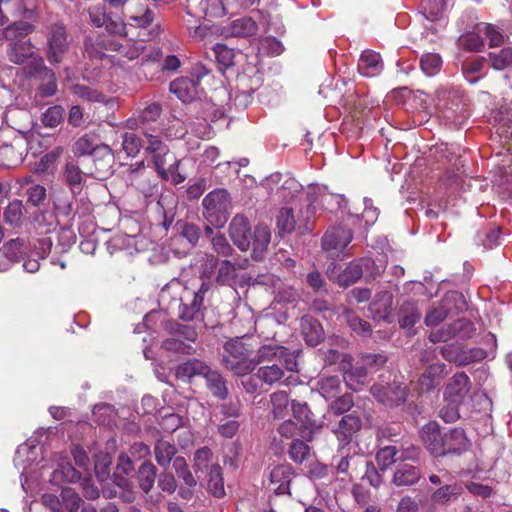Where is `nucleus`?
<instances>
[{
	"label": "nucleus",
	"mask_w": 512,
	"mask_h": 512,
	"mask_svg": "<svg viewBox=\"0 0 512 512\" xmlns=\"http://www.w3.org/2000/svg\"><path fill=\"white\" fill-rule=\"evenodd\" d=\"M297 221L291 208H282L277 216V226L280 232H291L295 229Z\"/></svg>",
	"instance_id": "13d9d810"
},
{
	"label": "nucleus",
	"mask_w": 512,
	"mask_h": 512,
	"mask_svg": "<svg viewBox=\"0 0 512 512\" xmlns=\"http://www.w3.org/2000/svg\"><path fill=\"white\" fill-rule=\"evenodd\" d=\"M383 63L379 54L372 50L362 52L358 61V71L366 77H375L381 73Z\"/></svg>",
	"instance_id": "cd10ccee"
},
{
	"label": "nucleus",
	"mask_w": 512,
	"mask_h": 512,
	"mask_svg": "<svg viewBox=\"0 0 512 512\" xmlns=\"http://www.w3.org/2000/svg\"><path fill=\"white\" fill-rule=\"evenodd\" d=\"M310 455V447L302 440H294L289 448V456L296 464H302Z\"/></svg>",
	"instance_id": "4d7b16f0"
},
{
	"label": "nucleus",
	"mask_w": 512,
	"mask_h": 512,
	"mask_svg": "<svg viewBox=\"0 0 512 512\" xmlns=\"http://www.w3.org/2000/svg\"><path fill=\"white\" fill-rule=\"evenodd\" d=\"M341 380L338 376L324 377L318 381V390L326 400L336 398L340 392Z\"/></svg>",
	"instance_id": "de8ad7c7"
},
{
	"label": "nucleus",
	"mask_w": 512,
	"mask_h": 512,
	"mask_svg": "<svg viewBox=\"0 0 512 512\" xmlns=\"http://www.w3.org/2000/svg\"><path fill=\"white\" fill-rule=\"evenodd\" d=\"M446 375V365L444 363H433L421 374L419 386L422 391H431L436 388Z\"/></svg>",
	"instance_id": "b1692460"
},
{
	"label": "nucleus",
	"mask_w": 512,
	"mask_h": 512,
	"mask_svg": "<svg viewBox=\"0 0 512 512\" xmlns=\"http://www.w3.org/2000/svg\"><path fill=\"white\" fill-rule=\"evenodd\" d=\"M209 368L204 362L194 359L180 364L176 369V376L179 379H190L195 376L204 377Z\"/></svg>",
	"instance_id": "ea45409f"
},
{
	"label": "nucleus",
	"mask_w": 512,
	"mask_h": 512,
	"mask_svg": "<svg viewBox=\"0 0 512 512\" xmlns=\"http://www.w3.org/2000/svg\"><path fill=\"white\" fill-rule=\"evenodd\" d=\"M334 461H337L335 464L337 473H348L351 461L354 462V457L350 454V447L343 448V445H339Z\"/></svg>",
	"instance_id": "680f3d73"
},
{
	"label": "nucleus",
	"mask_w": 512,
	"mask_h": 512,
	"mask_svg": "<svg viewBox=\"0 0 512 512\" xmlns=\"http://www.w3.org/2000/svg\"><path fill=\"white\" fill-rule=\"evenodd\" d=\"M257 357V364L266 360H274L275 362L283 363L286 370L289 372H295L297 370L295 356L282 346L264 345L259 348Z\"/></svg>",
	"instance_id": "9d476101"
},
{
	"label": "nucleus",
	"mask_w": 512,
	"mask_h": 512,
	"mask_svg": "<svg viewBox=\"0 0 512 512\" xmlns=\"http://www.w3.org/2000/svg\"><path fill=\"white\" fill-rule=\"evenodd\" d=\"M271 240V232L268 226L259 224L251 235L252 257L261 260L266 253Z\"/></svg>",
	"instance_id": "393cba45"
},
{
	"label": "nucleus",
	"mask_w": 512,
	"mask_h": 512,
	"mask_svg": "<svg viewBox=\"0 0 512 512\" xmlns=\"http://www.w3.org/2000/svg\"><path fill=\"white\" fill-rule=\"evenodd\" d=\"M229 233L233 243L242 251H247L251 246V227L248 219L242 215H236L230 225Z\"/></svg>",
	"instance_id": "dca6fc26"
},
{
	"label": "nucleus",
	"mask_w": 512,
	"mask_h": 512,
	"mask_svg": "<svg viewBox=\"0 0 512 512\" xmlns=\"http://www.w3.org/2000/svg\"><path fill=\"white\" fill-rule=\"evenodd\" d=\"M69 47L67 30L63 24L55 23L48 27L45 51L50 64L61 63Z\"/></svg>",
	"instance_id": "0eeeda50"
},
{
	"label": "nucleus",
	"mask_w": 512,
	"mask_h": 512,
	"mask_svg": "<svg viewBox=\"0 0 512 512\" xmlns=\"http://www.w3.org/2000/svg\"><path fill=\"white\" fill-rule=\"evenodd\" d=\"M170 91L182 102H190L198 95V81L190 77L177 78L170 83Z\"/></svg>",
	"instance_id": "5701e85b"
},
{
	"label": "nucleus",
	"mask_w": 512,
	"mask_h": 512,
	"mask_svg": "<svg viewBox=\"0 0 512 512\" xmlns=\"http://www.w3.org/2000/svg\"><path fill=\"white\" fill-rule=\"evenodd\" d=\"M138 483L144 493H149L154 486L156 468L150 462H144L138 469Z\"/></svg>",
	"instance_id": "c03bdc74"
},
{
	"label": "nucleus",
	"mask_w": 512,
	"mask_h": 512,
	"mask_svg": "<svg viewBox=\"0 0 512 512\" xmlns=\"http://www.w3.org/2000/svg\"><path fill=\"white\" fill-rule=\"evenodd\" d=\"M204 217L207 221L217 227H223L228 220L230 200L229 194L224 189H217L210 192L203 199Z\"/></svg>",
	"instance_id": "423d86ee"
},
{
	"label": "nucleus",
	"mask_w": 512,
	"mask_h": 512,
	"mask_svg": "<svg viewBox=\"0 0 512 512\" xmlns=\"http://www.w3.org/2000/svg\"><path fill=\"white\" fill-rule=\"evenodd\" d=\"M440 450L443 456L447 454H460L467 450L469 442L465 432L461 428H454L443 433Z\"/></svg>",
	"instance_id": "f3484780"
},
{
	"label": "nucleus",
	"mask_w": 512,
	"mask_h": 512,
	"mask_svg": "<svg viewBox=\"0 0 512 512\" xmlns=\"http://www.w3.org/2000/svg\"><path fill=\"white\" fill-rule=\"evenodd\" d=\"M25 252L24 240L20 238L12 239L3 247L4 256L10 261H17Z\"/></svg>",
	"instance_id": "bf43d9fd"
},
{
	"label": "nucleus",
	"mask_w": 512,
	"mask_h": 512,
	"mask_svg": "<svg viewBox=\"0 0 512 512\" xmlns=\"http://www.w3.org/2000/svg\"><path fill=\"white\" fill-rule=\"evenodd\" d=\"M442 58L437 53H426L420 59V67L427 76L436 75L442 68Z\"/></svg>",
	"instance_id": "8fccbe9b"
},
{
	"label": "nucleus",
	"mask_w": 512,
	"mask_h": 512,
	"mask_svg": "<svg viewBox=\"0 0 512 512\" xmlns=\"http://www.w3.org/2000/svg\"><path fill=\"white\" fill-rule=\"evenodd\" d=\"M373 396L384 404L393 405L399 404L405 400V389H400L399 393L396 394V397L393 398L391 396L392 389L391 387H382V386H373L371 388Z\"/></svg>",
	"instance_id": "09e8293b"
},
{
	"label": "nucleus",
	"mask_w": 512,
	"mask_h": 512,
	"mask_svg": "<svg viewBox=\"0 0 512 512\" xmlns=\"http://www.w3.org/2000/svg\"><path fill=\"white\" fill-rule=\"evenodd\" d=\"M421 8L423 15L430 21L442 20L446 14L444 0H423Z\"/></svg>",
	"instance_id": "37998d69"
},
{
	"label": "nucleus",
	"mask_w": 512,
	"mask_h": 512,
	"mask_svg": "<svg viewBox=\"0 0 512 512\" xmlns=\"http://www.w3.org/2000/svg\"><path fill=\"white\" fill-rule=\"evenodd\" d=\"M440 353L445 360L457 365H467L485 357V352L482 349L467 348L458 341L444 345L441 347Z\"/></svg>",
	"instance_id": "1a4fd4ad"
},
{
	"label": "nucleus",
	"mask_w": 512,
	"mask_h": 512,
	"mask_svg": "<svg viewBox=\"0 0 512 512\" xmlns=\"http://www.w3.org/2000/svg\"><path fill=\"white\" fill-rule=\"evenodd\" d=\"M292 411L294 417L298 419L303 426L300 436L307 442L312 441V433L316 428V424L311 418V412L307 404L292 401Z\"/></svg>",
	"instance_id": "c85d7f7f"
},
{
	"label": "nucleus",
	"mask_w": 512,
	"mask_h": 512,
	"mask_svg": "<svg viewBox=\"0 0 512 512\" xmlns=\"http://www.w3.org/2000/svg\"><path fill=\"white\" fill-rule=\"evenodd\" d=\"M492 67L503 70L512 67V47H505L489 54Z\"/></svg>",
	"instance_id": "603ef678"
},
{
	"label": "nucleus",
	"mask_w": 512,
	"mask_h": 512,
	"mask_svg": "<svg viewBox=\"0 0 512 512\" xmlns=\"http://www.w3.org/2000/svg\"><path fill=\"white\" fill-rule=\"evenodd\" d=\"M248 261L244 260L241 263H233L229 260H223L220 263L218 274L216 277L217 283L221 285H232L235 283V278L237 276V271L239 269H245L247 267Z\"/></svg>",
	"instance_id": "c9c22d12"
},
{
	"label": "nucleus",
	"mask_w": 512,
	"mask_h": 512,
	"mask_svg": "<svg viewBox=\"0 0 512 512\" xmlns=\"http://www.w3.org/2000/svg\"><path fill=\"white\" fill-rule=\"evenodd\" d=\"M154 453L157 463L161 467L166 468L176 455L177 449L175 445L169 441L159 440L155 445Z\"/></svg>",
	"instance_id": "79ce46f5"
},
{
	"label": "nucleus",
	"mask_w": 512,
	"mask_h": 512,
	"mask_svg": "<svg viewBox=\"0 0 512 512\" xmlns=\"http://www.w3.org/2000/svg\"><path fill=\"white\" fill-rule=\"evenodd\" d=\"M7 132L12 134L13 138L10 143L0 139V162L6 167H13L22 162L25 140L11 130Z\"/></svg>",
	"instance_id": "9b49d317"
},
{
	"label": "nucleus",
	"mask_w": 512,
	"mask_h": 512,
	"mask_svg": "<svg viewBox=\"0 0 512 512\" xmlns=\"http://www.w3.org/2000/svg\"><path fill=\"white\" fill-rule=\"evenodd\" d=\"M62 507L68 512H77L80 508L82 499L72 488H63L61 493Z\"/></svg>",
	"instance_id": "5fc2aeb1"
},
{
	"label": "nucleus",
	"mask_w": 512,
	"mask_h": 512,
	"mask_svg": "<svg viewBox=\"0 0 512 512\" xmlns=\"http://www.w3.org/2000/svg\"><path fill=\"white\" fill-rule=\"evenodd\" d=\"M173 467L176 471V474L179 478H182L184 483L189 486L193 487L196 485V480L192 473L189 471L186 460L184 457H175L173 460Z\"/></svg>",
	"instance_id": "052dcab7"
},
{
	"label": "nucleus",
	"mask_w": 512,
	"mask_h": 512,
	"mask_svg": "<svg viewBox=\"0 0 512 512\" xmlns=\"http://www.w3.org/2000/svg\"><path fill=\"white\" fill-rule=\"evenodd\" d=\"M397 454L398 451L394 446H386L380 449L376 454L377 465L381 470H385L398 459H413L417 456L418 453L417 450L413 448L411 451H407V455H404L403 453L400 457H397Z\"/></svg>",
	"instance_id": "7c9ffc66"
},
{
	"label": "nucleus",
	"mask_w": 512,
	"mask_h": 512,
	"mask_svg": "<svg viewBox=\"0 0 512 512\" xmlns=\"http://www.w3.org/2000/svg\"><path fill=\"white\" fill-rule=\"evenodd\" d=\"M31 74L41 78L42 83L39 90L43 96H52L57 92L55 73L45 65L43 57L36 58L35 69L31 71Z\"/></svg>",
	"instance_id": "412c9836"
},
{
	"label": "nucleus",
	"mask_w": 512,
	"mask_h": 512,
	"mask_svg": "<svg viewBox=\"0 0 512 512\" xmlns=\"http://www.w3.org/2000/svg\"><path fill=\"white\" fill-rule=\"evenodd\" d=\"M162 348L176 354L190 355L195 352V349L190 344H185L176 338H168L163 341Z\"/></svg>",
	"instance_id": "69168bd1"
},
{
	"label": "nucleus",
	"mask_w": 512,
	"mask_h": 512,
	"mask_svg": "<svg viewBox=\"0 0 512 512\" xmlns=\"http://www.w3.org/2000/svg\"><path fill=\"white\" fill-rule=\"evenodd\" d=\"M475 332L474 325L468 319H458L455 322L435 331L429 335L432 343L447 342L454 338L464 340L471 338Z\"/></svg>",
	"instance_id": "6e6552de"
},
{
	"label": "nucleus",
	"mask_w": 512,
	"mask_h": 512,
	"mask_svg": "<svg viewBox=\"0 0 512 512\" xmlns=\"http://www.w3.org/2000/svg\"><path fill=\"white\" fill-rule=\"evenodd\" d=\"M203 303V291L197 292L186 291L181 297L179 306V317L185 321H191L199 313Z\"/></svg>",
	"instance_id": "4be33fe9"
},
{
	"label": "nucleus",
	"mask_w": 512,
	"mask_h": 512,
	"mask_svg": "<svg viewBox=\"0 0 512 512\" xmlns=\"http://www.w3.org/2000/svg\"><path fill=\"white\" fill-rule=\"evenodd\" d=\"M469 384V377L463 372L455 374L448 382L444 393L448 407L441 410V417L446 422H453L459 418L458 405L468 394Z\"/></svg>",
	"instance_id": "39448f33"
},
{
	"label": "nucleus",
	"mask_w": 512,
	"mask_h": 512,
	"mask_svg": "<svg viewBox=\"0 0 512 512\" xmlns=\"http://www.w3.org/2000/svg\"><path fill=\"white\" fill-rule=\"evenodd\" d=\"M142 147L141 139L133 132H126L122 136V149L128 156H135Z\"/></svg>",
	"instance_id": "e2e57ef3"
},
{
	"label": "nucleus",
	"mask_w": 512,
	"mask_h": 512,
	"mask_svg": "<svg viewBox=\"0 0 512 512\" xmlns=\"http://www.w3.org/2000/svg\"><path fill=\"white\" fill-rule=\"evenodd\" d=\"M421 314L413 302H406L399 311V324L401 328L410 330L420 320Z\"/></svg>",
	"instance_id": "a19ab883"
},
{
	"label": "nucleus",
	"mask_w": 512,
	"mask_h": 512,
	"mask_svg": "<svg viewBox=\"0 0 512 512\" xmlns=\"http://www.w3.org/2000/svg\"><path fill=\"white\" fill-rule=\"evenodd\" d=\"M92 158L95 164L94 174L103 176L111 172L114 163V155L108 145L100 143Z\"/></svg>",
	"instance_id": "c756f323"
},
{
	"label": "nucleus",
	"mask_w": 512,
	"mask_h": 512,
	"mask_svg": "<svg viewBox=\"0 0 512 512\" xmlns=\"http://www.w3.org/2000/svg\"><path fill=\"white\" fill-rule=\"evenodd\" d=\"M64 110L61 106L49 107L42 117V122L46 127L54 128L58 126L63 119Z\"/></svg>",
	"instance_id": "338daca9"
},
{
	"label": "nucleus",
	"mask_w": 512,
	"mask_h": 512,
	"mask_svg": "<svg viewBox=\"0 0 512 512\" xmlns=\"http://www.w3.org/2000/svg\"><path fill=\"white\" fill-rule=\"evenodd\" d=\"M84 175H94L93 171L83 172L74 162H67L64 168L63 176L65 182L69 185L71 191L76 194L82 190Z\"/></svg>",
	"instance_id": "2f4dec72"
},
{
	"label": "nucleus",
	"mask_w": 512,
	"mask_h": 512,
	"mask_svg": "<svg viewBox=\"0 0 512 512\" xmlns=\"http://www.w3.org/2000/svg\"><path fill=\"white\" fill-rule=\"evenodd\" d=\"M352 239V232L344 226H334L327 230L322 238L325 250H338L345 248Z\"/></svg>",
	"instance_id": "6ab92c4d"
},
{
	"label": "nucleus",
	"mask_w": 512,
	"mask_h": 512,
	"mask_svg": "<svg viewBox=\"0 0 512 512\" xmlns=\"http://www.w3.org/2000/svg\"><path fill=\"white\" fill-rule=\"evenodd\" d=\"M437 106L445 110L458 108L462 102V94L459 89L453 87L440 88L436 92Z\"/></svg>",
	"instance_id": "f704fd0d"
},
{
	"label": "nucleus",
	"mask_w": 512,
	"mask_h": 512,
	"mask_svg": "<svg viewBox=\"0 0 512 512\" xmlns=\"http://www.w3.org/2000/svg\"><path fill=\"white\" fill-rule=\"evenodd\" d=\"M33 31L34 26L23 21L15 22L3 31V37L8 42L6 53L9 61L16 65H23L30 60L32 71L35 69L36 58L41 57L29 39Z\"/></svg>",
	"instance_id": "f257e3e1"
},
{
	"label": "nucleus",
	"mask_w": 512,
	"mask_h": 512,
	"mask_svg": "<svg viewBox=\"0 0 512 512\" xmlns=\"http://www.w3.org/2000/svg\"><path fill=\"white\" fill-rule=\"evenodd\" d=\"M292 373L286 370L283 363L275 362L271 365L261 366L255 373V377L268 385L276 383L290 385L294 381Z\"/></svg>",
	"instance_id": "4468645a"
},
{
	"label": "nucleus",
	"mask_w": 512,
	"mask_h": 512,
	"mask_svg": "<svg viewBox=\"0 0 512 512\" xmlns=\"http://www.w3.org/2000/svg\"><path fill=\"white\" fill-rule=\"evenodd\" d=\"M463 492V488L460 484L444 485L437 489L432 494V501L436 504H446L451 499L458 498Z\"/></svg>",
	"instance_id": "49530a36"
},
{
	"label": "nucleus",
	"mask_w": 512,
	"mask_h": 512,
	"mask_svg": "<svg viewBox=\"0 0 512 512\" xmlns=\"http://www.w3.org/2000/svg\"><path fill=\"white\" fill-rule=\"evenodd\" d=\"M258 31L257 23L250 17L235 19L223 26L221 34L225 37H249Z\"/></svg>",
	"instance_id": "a211bd4d"
},
{
	"label": "nucleus",
	"mask_w": 512,
	"mask_h": 512,
	"mask_svg": "<svg viewBox=\"0 0 512 512\" xmlns=\"http://www.w3.org/2000/svg\"><path fill=\"white\" fill-rule=\"evenodd\" d=\"M26 212L23 202L16 199L4 209L3 218L8 225L19 228L26 221Z\"/></svg>",
	"instance_id": "72a5a7b5"
},
{
	"label": "nucleus",
	"mask_w": 512,
	"mask_h": 512,
	"mask_svg": "<svg viewBox=\"0 0 512 512\" xmlns=\"http://www.w3.org/2000/svg\"><path fill=\"white\" fill-rule=\"evenodd\" d=\"M362 427V419L357 411H352L349 414L344 415L338 423V426L333 429L339 445H343V448L350 446L352 437L360 431Z\"/></svg>",
	"instance_id": "f8f14e48"
},
{
	"label": "nucleus",
	"mask_w": 512,
	"mask_h": 512,
	"mask_svg": "<svg viewBox=\"0 0 512 512\" xmlns=\"http://www.w3.org/2000/svg\"><path fill=\"white\" fill-rule=\"evenodd\" d=\"M420 436L427 449L434 456H443V450H440L443 434L436 422H429L423 426Z\"/></svg>",
	"instance_id": "a878e982"
},
{
	"label": "nucleus",
	"mask_w": 512,
	"mask_h": 512,
	"mask_svg": "<svg viewBox=\"0 0 512 512\" xmlns=\"http://www.w3.org/2000/svg\"><path fill=\"white\" fill-rule=\"evenodd\" d=\"M222 364L235 376H245L252 372L257 361L253 357V350L242 339H230L224 344Z\"/></svg>",
	"instance_id": "7ed1b4c3"
},
{
	"label": "nucleus",
	"mask_w": 512,
	"mask_h": 512,
	"mask_svg": "<svg viewBox=\"0 0 512 512\" xmlns=\"http://www.w3.org/2000/svg\"><path fill=\"white\" fill-rule=\"evenodd\" d=\"M124 16L128 29L133 32L134 29H139L137 37L143 44L147 40L152 39L157 35L154 30H147L154 22V12L142 0H130L125 8Z\"/></svg>",
	"instance_id": "20e7f679"
},
{
	"label": "nucleus",
	"mask_w": 512,
	"mask_h": 512,
	"mask_svg": "<svg viewBox=\"0 0 512 512\" xmlns=\"http://www.w3.org/2000/svg\"><path fill=\"white\" fill-rule=\"evenodd\" d=\"M451 301H461L463 305H465L463 296L459 293L453 292L446 296V298L436 307L431 308L426 317L425 323L427 326H435L442 322L448 315L450 311V302Z\"/></svg>",
	"instance_id": "bb28decb"
},
{
	"label": "nucleus",
	"mask_w": 512,
	"mask_h": 512,
	"mask_svg": "<svg viewBox=\"0 0 512 512\" xmlns=\"http://www.w3.org/2000/svg\"><path fill=\"white\" fill-rule=\"evenodd\" d=\"M270 399L273 414L275 417H281L289 404L288 394L284 391H277L271 394Z\"/></svg>",
	"instance_id": "0e129e2a"
},
{
	"label": "nucleus",
	"mask_w": 512,
	"mask_h": 512,
	"mask_svg": "<svg viewBox=\"0 0 512 512\" xmlns=\"http://www.w3.org/2000/svg\"><path fill=\"white\" fill-rule=\"evenodd\" d=\"M99 145L100 143H98L95 136L85 134L74 143L72 151L76 157L93 156Z\"/></svg>",
	"instance_id": "a18cd8bd"
},
{
	"label": "nucleus",
	"mask_w": 512,
	"mask_h": 512,
	"mask_svg": "<svg viewBox=\"0 0 512 512\" xmlns=\"http://www.w3.org/2000/svg\"><path fill=\"white\" fill-rule=\"evenodd\" d=\"M308 198L318 204L322 209L334 212L338 209H343L347 205V200L344 195L331 193L326 187H313L308 193Z\"/></svg>",
	"instance_id": "ddd939ff"
},
{
	"label": "nucleus",
	"mask_w": 512,
	"mask_h": 512,
	"mask_svg": "<svg viewBox=\"0 0 512 512\" xmlns=\"http://www.w3.org/2000/svg\"><path fill=\"white\" fill-rule=\"evenodd\" d=\"M28 202L34 206H40L46 199V189L39 184L31 185L26 191Z\"/></svg>",
	"instance_id": "774afa93"
},
{
	"label": "nucleus",
	"mask_w": 512,
	"mask_h": 512,
	"mask_svg": "<svg viewBox=\"0 0 512 512\" xmlns=\"http://www.w3.org/2000/svg\"><path fill=\"white\" fill-rule=\"evenodd\" d=\"M494 121L498 123L495 133L508 141L512 138V131H509V125L512 124V103L502 106L494 116Z\"/></svg>",
	"instance_id": "e433bc0d"
},
{
	"label": "nucleus",
	"mask_w": 512,
	"mask_h": 512,
	"mask_svg": "<svg viewBox=\"0 0 512 512\" xmlns=\"http://www.w3.org/2000/svg\"><path fill=\"white\" fill-rule=\"evenodd\" d=\"M204 378L206 380V386L213 396L221 400L227 397L228 389L226 381L219 372L209 368L207 374L204 375Z\"/></svg>",
	"instance_id": "58836bf2"
},
{
	"label": "nucleus",
	"mask_w": 512,
	"mask_h": 512,
	"mask_svg": "<svg viewBox=\"0 0 512 512\" xmlns=\"http://www.w3.org/2000/svg\"><path fill=\"white\" fill-rule=\"evenodd\" d=\"M73 95L90 102H104L105 96L88 86L76 84L72 86Z\"/></svg>",
	"instance_id": "6e6d98bb"
},
{
	"label": "nucleus",
	"mask_w": 512,
	"mask_h": 512,
	"mask_svg": "<svg viewBox=\"0 0 512 512\" xmlns=\"http://www.w3.org/2000/svg\"><path fill=\"white\" fill-rule=\"evenodd\" d=\"M309 203L306 205L304 209H301L297 218L298 229L303 233L309 231L314 222V216L316 212V205L309 199Z\"/></svg>",
	"instance_id": "864d4df0"
},
{
	"label": "nucleus",
	"mask_w": 512,
	"mask_h": 512,
	"mask_svg": "<svg viewBox=\"0 0 512 512\" xmlns=\"http://www.w3.org/2000/svg\"><path fill=\"white\" fill-rule=\"evenodd\" d=\"M327 274L330 280L337 282L340 286L352 285L363 276L362 265L351 262L344 269L338 264L328 267Z\"/></svg>",
	"instance_id": "2eb2a0df"
},
{
	"label": "nucleus",
	"mask_w": 512,
	"mask_h": 512,
	"mask_svg": "<svg viewBox=\"0 0 512 512\" xmlns=\"http://www.w3.org/2000/svg\"><path fill=\"white\" fill-rule=\"evenodd\" d=\"M292 475V468L289 465L275 466L270 472V489L278 495L288 494Z\"/></svg>",
	"instance_id": "aec40b11"
},
{
	"label": "nucleus",
	"mask_w": 512,
	"mask_h": 512,
	"mask_svg": "<svg viewBox=\"0 0 512 512\" xmlns=\"http://www.w3.org/2000/svg\"><path fill=\"white\" fill-rule=\"evenodd\" d=\"M106 31L111 35L121 36V41L108 39L102 41V47L106 51H116L121 56L129 60L139 57L145 49V44L142 41H134V32L128 29L126 22L121 20H112L108 17L104 24Z\"/></svg>",
	"instance_id": "f03ea898"
},
{
	"label": "nucleus",
	"mask_w": 512,
	"mask_h": 512,
	"mask_svg": "<svg viewBox=\"0 0 512 512\" xmlns=\"http://www.w3.org/2000/svg\"><path fill=\"white\" fill-rule=\"evenodd\" d=\"M208 488L216 497H223L225 494L222 470L219 465H213L210 469Z\"/></svg>",
	"instance_id": "3c124183"
},
{
	"label": "nucleus",
	"mask_w": 512,
	"mask_h": 512,
	"mask_svg": "<svg viewBox=\"0 0 512 512\" xmlns=\"http://www.w3.org/2000/svg\"><path fill=\"white\" fill-rule=\"evenodd\" d=\"M153 164L158 173L168 179V174H173L178 167V160L169 152V149L165 153H156L152 155Z\"/></svg>",
	"instance_id": "4c0bfd02"
},
{
	"label": "nucleus",
	"mask_w": 512,
	"mask_h": 512,
	"mask_svg": "<svg viewBox=\"0 0 512 512\" xmlns=\"http://www.w3.org/2000/svg\"><path fill=\"white\" fill-rule=\"evenodd\" d=\"M419 469L408 463H400L397 465L394 473L393 482L397 486H410L420 479Z\"/></svg>",
	"instance_id": "473e14b6"
}]
</instances>
